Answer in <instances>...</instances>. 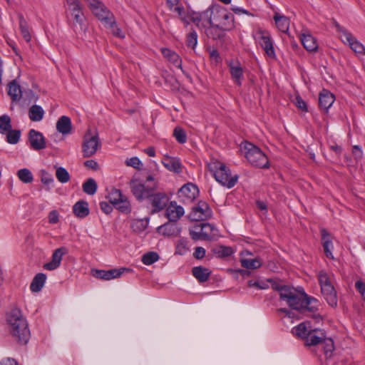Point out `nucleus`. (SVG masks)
<instances>
[{
	"label": "nucleus",
	"instance_id": "nucleus-23",
	"mask_svg": "<svg viewBox=\"0 0 365 365\" xmlns=\"http://www.w3.org/2000/svg\"><path fill=\"white\" fill-rule=\"evenodd\" d=\"M180 228L176 222L165 223L158 227V232L165 236H178L180 233Z\"/></svg>",
	"mask_w": 365,
	"mask_h": 365
},
{
	"label": "nucleus",
	"instance_id": "nucleus-16",
	"mask_svg": "<svg viewBox=\"0 0 365 365\" xmlns=\"http://www.w3.org/2000/svg\"><path fill=\"white\" fill-rule=\"evenodd\" d=\"M68 253V249L65 247L55 250L51 256V262L43 264V269L49 271L55 270L61 265L63 256Z\"/></svg>",
	"mask_w": 365,
	"mask_h": 365
},
{
	"label": "nucleus",
	"instance_id": "nucleus-52",
	"mask_svg": "<svg viewBox=\"0 0 365 365\" xmlns=\"http://www.w3.org/2000/svg\"><path fill=\"white\" fill-rule=\"evenodd\" d=\"M271 283L272 288L277 292H279V298L282 299V294L286 293L290 287L284 285L281 282L274 281V280H269Z\"/></svg>",
	"mask_w": 365,
	"mask_h": 365
},
{
	"label": "nucleus",
	"instance_id": "nucleus-14",
	"mask_svg": "<svg viewBox=\"0 0 365 365\" xmlns=\"http://www.w3.org/2000/svg\"><path fill=\"white\" fill-rule=\"evenodd\" d=\"M100 147L101 143L97 135L92 136L89 134H86L84 136L83 143L82 145L83 157L89 158L93 155Z\"/></svg>",
	"mask_w": 365,
	"mask_h": 365
},
{
	"label": "nucleus",
	"instance_id": "nucleus-38",
	"mask_svg": "<svg viewBox=\"0 0 365 365\" xmlns=\"http://www.w3.org/2000/svg\"><path fill=\"white\" fill-rule=\"evenodd\" d=\"M274 19L279 31L283 33L289 31L290 21L287 17L276 14Z\"/></svg>",
	"mask_w": 365,
	"mask_h": 365
},
{
	"label": "nucleus",
	"instance_id": "nucleus-6",
	"mask_svg": "<svg viewBox=\"0 0 365 365\" xmlns=\"http://www.w3.org/2000/svg\"><path fill=\"white\" fill-rule=\"evenodd\" d=\"M241 150L251 165L255 167L266 168L269 167L267 155L256 145L249 142L241 144Z\"/></svg>",
	"mask_w": 365,
	"mask_h": 365
},
{
	"label": "nucleus",
	"instance_id": "nucleus-15",
	"mask_svg": "<svg viewBox=\"0 0 365 365\" xmlns=\"http://www.w3.org/2000/svg\"><path fill=\"white\" fill-rule=\"evenodd\" d=\"M126 268L111 269L109 270L93 269L91 270L92 275L96 279L101 280H110L120 277L125 271Z\"/></svg>",
	"mask_w": 365,
	"mask_h": 365
},
{
	"label": "nucleus",
	"instance_id": "nucleus-58",
	"mask_svg": "<svg viewBox=\"0 0 365 365\" xmlns=\"http://www.w3.org/2000/svg\"><path fill=\"white\" fill-rule=\"evenodd\" d=\"M206 250L202 247H197L193 253V257L197 259H201L205 256Z\"/></svg>",
	"mask_w": 365,
	"mask_h": 365
},
{
	"label": "nucleus",
	"instance_id": "nucleus-45",
	"mask_svg": "<svg viewBox=\"0 0 365 365\" xmlns=\"http://www.w3.org/2000/svg\"><path fill=\"white\" fill-rule=\"evenodd\" d=\"M17 176L24 183H30L34 180V176L31 172L27 168L20 169L17 172Z\"/></svg>",
	"mask_w": 365,
	"mask_h": 365
},
{
	"label": "nucleus",
	"instance_id": "nucleus-62",
	"mask_svg": "<svg viewBox=\"0 0 365 365\" xmlns=\"http://www.w3.org/2000/svg\"><path fill=\"white\" fill-rule=\"evenodd\" d=\"M100 207L101 210L107 215L110 214L113 211V207L107 202H100Z\"/></svg>",
	"mask_w": 365,
	"mask_h": 365
},
{
	"label": "nucleus",
	"instance_id": "nucleus-21",
	"mask_svg": "<svg viewBox=\"0 0 365 365\" xmlns=\"http://www.w3.org/2000/svg\"><path fill=\"white\" fill-rule=\"evenodd\" d=\"M182 207L178 205L176 202H170L166 209V215L170 221L177 222L184 215Z\"/></svg>",
	"mask_w": 365,
	"mask_h": 365
},
{
	"label": "nucleus",
	"instance_id": "nucleus-18",
	"mask_svg": "<svg viewBox=\"0 0 365 365\" xmlns=\"http://www.w3.org/2000/svg\"><path fill=\"white\" fill-rule=\"evenodd\" d=\"M231 78L235 85L241 86L244 79V70L238 61H230L228 63Z\"/></svg>",
	"mask_w": 365,
	"mask_h": 365
},
{
	"label": "nucleus",
	"instance_id": "nucleus-41",
	"mask_svg": "<svg viewBox=\"0 0 365 365\" xmlns=\"http://www.w3.org/2000/svg\"><path fill=\"white\" fill-rule=\"evenodd\" d=\"M202 240H211L215 237L214 231L216 230L215 227L210 223H201Z\"/></svg>",
	"mask_w": 365,
	"mask_h": 365
},
{
	"label": "nucleus",
	"instance_id": "nucleus-27",
	"mask_svg": "<svg viewBox=\"0 0 365 365\" xmlns=\"http://www.w3.org/2000/svg\"><path fill=\"white\" fill-rule=\"evenodd\" d=\"M161 53L164 58L168 59L173 65L178 68H182V60L176 52L167 48H162Z\"/></svg>",
	"mask_w": 365,
	"mask_h": 365
},
{
	"label": "nucleus",
	"instance_id": "nucleus-17",
	"mask_svg": "<svg viewBox=\"0 0 365 365\" xmlns=\"http://www.w3.org/2000/svg\"><path fill=\"white\" fill-rule=\"evenodd\" d=\"M149 200L153 207V213L163 210L168 202V197L164 192H153Z\"/></svg>",
	"mask_w": 365,
	"mask_h": 365
},
{
	"label": "nucleus",
	"instance_id": "nucleus-12",
	"mask_svg": "<svg viewBox=\"0 0 365 365\" xmlns=\"http://www.w3.org/2000/svg\"><path fill=\"white\" fill-rule=\"evenodd\" d=\"M199 190L197 187L190 182L184 185L178 192V197L180 202L189 204L197 197Z\"/></svg>",
	"mask_w": 365,
	"mask_h": 365
},
{
	"label": "nucleus",
	"instance_id": "nucleus-31",
	"mask_svg": "<svg viewBox=\"0 0 365 365\" xmlns=\"http://www.w3.org/2000/svg\"><path fill=\"white\" fill-rule=\"evenodd\" d=\"M8 95L13 101H19L22 96L20 86L16 80H13L8 84Z\"/></svg>",
	"mask_w": 365,
	"mask_h": 365
},
{
	"label": "nucleus",
	"instance_id": "nucleus-5",
	"mask_svg": "<svg viewBox=\"0 0 365 365\" xmlns=\"http://www.w3.org/2000/svg\"><path fill=\"white\" fill-rule=\"evenodd\" d=\"M209 169L213 173L215 180L222 185L232 188L237 182V175L232 176L230 170L222 162L215 160L209 164Z\"/></svg>",
	"mask_w": 365,
	"mask_h": 365
},
{
	"label": "nucleus",
	"instance_id": "nucleus-53",
	"mask_svg": "<svg viewBox=\"0 0 365 365\" xmlns=\"http://www.w3.org/2000/svg\"><path fill=\"white\" fill-rule=\"evenodd\" d=\"M197 43V34L195 31H190L186 38V45L188 47L194 48Z\"/></svg>",
	"mask_w": 365,
	"mask_h": 365
},
{
	"label": "nucleus",
	"instance_id": "nucleus-56",
	"mask_svg": "<svg viewBox=\"0 0 365 365\" xmlns=\"http://www.w3.org/2000/svg\"><path fill=\"white\" fill-rule=\"evenodd\" d=\"M125 163L128 166H130L137 169H139L140 167L143 165L141 161L137 157H132L129 159H127Z\"/></svg>",
	"mask_w": 365,
	"mask_h": 365
},
{
	"label": "nucleus",
	"instance_id": "nucleus-32",
	"mask_svg": "<svg viewBox=\"0 0 365 365\" xmlns=\"http://www.w3.org/2000/svg\"><path fill=\"white\" fill-rule=\"evenodd\" d=\"M192 273L200 282H205L208 280L211 271L207 268L199 266L193 267Z\"/></svg>",
	"mask_w": 365,
	"mask_h": 365
},
{
	"label": "nucleus",
	"instance_id": "nucleus-59",
	"mask_svg": "<svg viewBox=\"0 0 365 365\" xmlns=\"http://www.w3.org/2000/svg\"><path fill=\"white\" fill-rule=\"evenodd\" d=\"M355 287L365 301V283L361 280H358L355 283Z\"/></svg>",
	"mask_w": 365,
	"mask_h": 365
},
{
	"label": "nucleus",
	"instance_id": "nucleus-11",
	"mask_svg": "<svg viewBox=\"0 0 365 365\" xmlns=\"http://www.w3.org/2000/svg\"><path fill=\"white\" fill-rule=\"evenodd\" d=\"M212 214V210L208 204L205 201H200L192 208L189 217L192 221H202L210 218Z\"/></svg>",
	"mask_w": 365,
	"mask_h": 365
},
{
	"label": "nucleus",
	"instance_id": "nucleus-26",
	"mask_svg": "<svg viewBox=\"0 0 365 365\" xmlns=\"http://www.w3.org/2000/svg\"><path fill=\"white\" fill-rule=\"evenodd\" d=\"M334 102V96L329 91L323 90L320 93L319 96V106L322 109L327 110Z\"/></svg>",
	"mask_w": 365,
	"mask_h": 365
},
{
	"label": "nucleus",
	"instance_id": "nucleus-39",
	"mask_svg": "<svg viewBox=\"0 0 365 365\" xmlns=\"http://www.w3.org/2000/svg\"><path fill=\"white\" fill-rule=\"evenodd\" d=\"M225 30L222 29L220 27L217 26L216 25H210L207 28H205L206 35L212 39H220L225 35Z\"/></svg>",
	"mask_w": 365,
	"mask_h": 365
},
{
	"label": "nucleus",
	"instance_id": "nucleus-13",
	"mask_svg": "<svg viewBox=\"0 0 365 365\" xmlns=\"http://www.w3.org/2000/svg\"><path fill=\"white\" fill-rule=\"evenodd\" d=\"M214 7H210L205 11L199 13H193L191 17L192 21L199 28L205 29L213 23Z\"/></svg>",
	"mask_w": 365,
	"mask_h": 365
},
{
	"label": "nucleus",
	"instance_id": "nucleus-30",
	"mask_svg": "<svg viewBox=\"0 0 365 365\" xmlns=\"http://www.w3.org/2000/svg\"><path fill=\"white\" fill-rule=\"evenodd\" d=\"M322 241L323 245L324 251L327 257L333 259L334 257L331 252L333 247L332 242L330 240L329 232L325 229L321 230Z\"/></svg>",
	"mask_w": 365,
	"mask_h": 365
},
{
	"label": "nucleus",
	"instance_id": "nucleus-33",
	"mask_svg": "<svg viewBox=\"0 0 365 365\" xmlns=\"http://www.w3.org/2000/svg\"><path fill=\"white\" fill-rule=\"evenodd\" d=\"M46 280V275L43 273H38L33 279L30 289L33 292H38L41 290Z\"/></svg>",
	"mask_w": 365,
	"mask_h": 365
},
{
	"label": "nucleus",
	"instance_id": "nucleus-63",
	"mask_svg": "<svg viewBox=\"0 0 365 365\" xmlns=\"http://www.w3.org/2000/svg\"><path fill=\"white\" fill-rule=\"evenodd\" d=\"M54 180L53 177L48 173L44 172L41 177V182L47 185H49L53 182Z\"/></svg>",
	"mask_w": 365,
	"mask_h": 365
},
{
	"label": "nucleus",
	"instance_id": "nucleus-64",
	"mask_svg": "<svg viewBox=\"0 0 365 365\" xmlns=\"http://www.w3.org/2000/svg\"><path fill=\"white\" fill-rule=\"evenodd\" d=\"M296 106L298 108L302 111H307V107L306 103L300 97L296 98Z\"/></svg>",
	"mask_w": 365,
	"mask_h": 365
},
{
	"label": "nucleus",
	"instance_id": "nucleus-10",
	"mask_svg": "<svg viewBox=\"0 0 365 365\" xmlns=\"http://www.w3.org/2000/svg\"><path fill=\"white\" fill-rule=\"evenodd\" d=\"M93 14L103 24L110 19L113 14L98 0H85Z\"/></svg>",
	"mask_w": 365,
	"mask_h": 365
},
{
	"label": "nucleus",
	"instance_id": "nucleus-60",
	"mask_svg": "<svg viewBox=\"0 0 365 365\" xmlns=\"http://www.w3.org/2000/svg\"><path fill=\"white\" fill-rule=\"evenodd\" d=\"M59 221V215L56 210H52L48 214V222L51 224H56Z\"/></svg>",
	"mask_w": 365,
	"mask_h": 365
},
{
	"label": "nucleus",
	"instance_id": "nucleus-28",
	"mask_svg": "<svg viewBox=\"0 0 365 365\" xmlns=\"http://www.w3.org/2000/svg\"><path fill=\"white\" fill-rule=\"evenodd\" d=\"M304 48L308 51L312 52L317 50L318 44L317 40L310 34H302L300 37Z\"/></svg>",
	"mask_w": 365,
	"mask_h": 365
},
{
	"label": "nucleus",
	"instance_id": "nucleus-7",
	"mask_svg": "<svg viewBox=\"0 0 365 365\" xmlns=\"http://www.w3.org/2000/svg\"><path fill=\"white\" fill-rule=\"evenodd\" d=\"M213 25L224 30H230L234 27V16L222 6L214 7Z\"/></svg>",
	"mask_w": 365,
	"mask_h": 365
},
{
	"label": "nucleus",
	"instance_id": "nucleus-55",
	"mask_svg": "<svg viewBox=\"0 0 365 365\" xmlns=\"http://www.w3.org/2000/svg\"><path fill=\"white\" fill-rule=\"evenodd\" d=\"M190 236L193 240H202V232L201 224L193 227L190 230Z\"/></svg>",
	"mask_w": 365,
	"mask_h": 365
},
{
	"label": "nucleus",
	"instance_id": "nucleus-57",
	"mask_svg": "<svg viewBox=\"0 0 365 365\" xmlns=\"http://www.w3.org/2000/svg\"><path fill=\"white\" fill-rule=\"evenodd\" d=\"M318 280H319L320 286H322L324 284H329L331 282L327 274L324 271H320L319 272Z\"/></svg>",
	"mask_w": 365,
	"mask_h": 365
},
{
	"label": "nucleus",
	"instance_id": "nucleus-35",
	"mask_svg": "<svg viewBox=\"0 0 365 365\" xmlns=\"http://www.w3.org/2000/svg\"><path fill=\"white\" fill-rule=\"evenodd\" d=\"M18 19L19 21V29L22 37L26 42H29L31 39V36L29 24L22 14H18Z\"/></svg>",
	"mask_w": 365,
	"mask_h": 365
},
{
	"label": "nucleus",
	"instance_id": "nucleus-19",
	"mask_svg": "<svg viewBox=\"0 0 365 365\" xmlns=\"http://www.w3.org/2000/svg\"><path fill=\"white\" fill-rule=\"evenodd\" d=\"M29 140L31 148L35 150H42L46 147V139L43 134L34 129L30 130L29 133Z\"/></svg>",
	"mask_w": 365,
	"mask_h": 365
},
{
	"label": "nucleus",
	"instance_id": "nucleus-54",
	"mask_svg": "<svg viewBox=\"0 0 365 365\" xmlns=\"http://www.w3.org/2000/svg\"><path fill=\"white\" fill-rule=\"evenodd\" d=\"M173 135L180 143H185L187 141V136L183 129L176 127L173 131Z\"/></svg>",
	"mask_w": 365,
	"mask_h": 365
},
{
	"label": "nucleus",
	"instance_id": "nucleus-29",
	"mask_svg": "<svg viewBox=\"0 0 365 365\" xmlns=\"http://www.w3.org/2000/svg\"><path fill=\"white\" fill-rule=\"evenodd\" d=\"M73 211L76 217H86L89 214L88 203L86 201L80 200L73 205Z\"/></svg>",
	"mask_w": 365,
	"mask_h": 365
},
{
	"label": "nucleus",
	"instance_id": "nucleus-50",
	"mask_svg": "<svg viewBox=\"0 0 365 365\" xmlns=\"http://www.w3.org/2000/svg\"><path fill=\"white\" fill-rule=\"evenodd\" d=\"M56 176L58 180L61 183H66L70 180V175L68 172L62 167H59L56 169Z\"/></svg>",
	"mask_w": 365,
	"mask_h": 365
},
{
	"label": "nucleus",
	"instance_id": "nucleus-48",
	"mask_svg": "<svg viewBox=\"0 0 365 365\" xmlns=\"http://www.w3.org/2000/svg\"><path fill=\"white\" fill-rule=\"evenodd\" d=\"M189 251L188 241L186 239H180L177 242L175 254L183 255Z\"/></svg>",
	"mask_w": 365,
	"mask_h": 365
},
{
	"label": "nucleus",
	"instance_id": "nucleus-36",
	"mask_svg": "<svg viewBox=\"0 0 365 365\" xmlns=\"http://www.w3.org/2000/svg\"><path fill=\"white\" fill-rule=\"evenodd\" d=\"M311 330L312 329L309 323L307 322H304L294 327L292 329V332L298 337L306 339Z\"/></svg>",
	"mask_w": 365,
	"mask_h": 365
},
{
	"label": "nucleus",
	"instance_id": "nucleus-20",
	"mask_svg": "<svg viewBox=\"0 0 365 365\" xmlns=\"http://www.w3.org/2000/svg\"><path fill=\"white\" fill-rule=\"evenodd\" d=\"M344 36L346 37V41L350 48L356 55L365 54V48L364 45L359 42L357 38L354 35H352V34L346 30H344Z\"/></svg>",
	"mask_w": 365,
	"mask_h": 365
},
{
	"label": "nucleus",
	"instance_id": "nucleus-1",
	"mask_svg": "<svg viewBox=\"0 0 365 365\" xmlns=\"http://www.w3.org/2000/svg\"><path fill=\"white\" fill-rule=\"evenodd\" d=\"M281 300L285 301L290 308L301 312H314L319 305L318 300L309 297L302 287H289L286 293L282 294Z\"/></svg>",
	"mask_w": 365,
	"mask_h": 365
},
{
	"label": "nucleus",
	"instance_id": "nucleus-43",
	"mask_svg": "<svg viewBox=\"0 0 365 365\" xmlns=\"http://www.w3.org/2000/svg\"><path fill=\"white\" fill-rule=\"evenodd\" d=\"M104 26L106 28L110 29L111 30L112 34L114 36H116L120 38L125 37V35L122 33L120 29L117 26L114 16H112L109 21H107L104 24Z\"/></svg>",
	"mask_w": 365,
	"mask_h": 365
},
{
	"label": "nucleus",
	"instance_id": "nucleus-8",
	"mask_svg": "<svg viewBox=\"0 0 365 365\" xmlns=\"http://www.w3.org/2000/svg\"><path fill=\"white\" fill-rule=\"evenodd\" d=\"M255 38L268 56L275 57V52L269 31L259 29L255 32Z\"/></svg>",
	"mask_w": 365,
	"mask_h": 365
},
{
	"label": "nucleus",
	"instance_id": "nucleus-37",
	"mask_svg": "<svg viewBox=\"0 0 365 365\" xmlns=\"http://www.w3.org/2000/svg\"><path fill=\"white\" fill-rule=\"evenodd\" d=\"M44 114L43 109L38 105L32 106L29 110V117L32 121H41L43 118Z\"/></svg>",
	"mask_w": 365,
	"mask_h": 365
},
{
	"label": "nucleus",
	"instance_id": "nucleus-34",
	"mask_svg": "<svg viewBox=\"0 0 365 365\" xmlns=\"http://www.w3.org/2000/svg\"><path fill=\"white\" fill-rule=\"evenodd\" d=\"M211 252L218 258L227 257L234 253L231 247L224 245H216L212 248Z\"/></svg>",
	"mask_w": 365,
	"mask_h": 365
},
{
	"label": "nucleus",
	"instance_id": "nucleus-9",
	"mask_svg": "<svg viewBox=\"0 0 365 365\" xmlns=\"http://www.w3.org/2000/svg\"><path fill=\"white\" fill-rule=\"evenodd\" d=\"M66 3L73 26H79L80 29H82L85 21V16L82 11L79 0H66Z\"/></svg>",
	"mask_w": 365,
	"mask_h": 365
},
{
	"label": "nucleus",
	"instance_id": "nucleus-22",
	"mask_svg": "<svg viewBox=\"0 0 365 365\" xmlns=\"http://www.w3.org/2000/svg\"><path fill=\"white\" fill-rule=\"evenodd\" d=\"M321 291L324 296L327 303L331 306L335 307L337 304V299L334 288L331 283L324 284L321 286Z\"/></svg>",
	"mask_w": 365,
	"mask_h": 365
},
{
	"label": "nucleus",
	"instance_id": "nucleus-61",
	"mask_svg": "<svg viewBox=\"0 0 365 365\" xmlns=\"http://www.w3.org/2000/svg\"><path fill=\"white\" fill-rule=\"evenodd\" d=\"M235 14H237V15H241V14H246V15H248V16H251V13L246 10V9H244L243 8H241V7H239L237 6H235V5H232L231 6V9H230Z\"/></svg>",
	"mask_w": 365,
	"mask_h": 365
},
{
	"label": "nucleus",
	"instance_id": "nucleus-24",
	"mask_svg": "<svg viewBox=\"0 0 365 365\" xmlns=\"http://www.w3.org/2000/svg\"><path fill=\"white\" fill-rule=\"evenodd\" d=\"M163 165L170 171L176 173L182 172V164L177 158L165 155L162 160Z\"/></svg>",
	"mask_w": 365,
	"mask_h": 365
},
{
	"label": "nucleus",
	"instance_id": "nucleus-40",
	"mask_svg": "<svg viewBox=\"0 0 365 365\" xmlns=\"http://www.w3.org/2000/svg\"><path fill=\"white\" fill-rule=\"evenodd\" d=\"M82 188L85 193L93 195L97 191L98 185L93 178H88L83 183Z\"/></svg>",
	"mask_w": 365,
	"mask_h": 365
},
{
	"label": "nucleus",
	"instance_id": "nucleus-44",
	"mask_svg": "<svg viewBox=\"0 0 365 365\" xmlns=\"http://www.w3.org/2000/svg\"><path fill=\"white\" fill-rule=\"evenodd\" d=\"M115 207L116 209L123 213L128 214L131 212V206L130 202L125 195H123V197L116 203Z\"/></svg>",
	"mask_w": 365,
	"mask_h": 365
},
{
	"label": "nucleus",
	"instance_id": "nucleus-47",
	"mask_svg": "<svg viewBox=\"0 0 365 365\" xmlns=\"http://www.w3.org/2000/svg\"><path fill=\"white\" fill-rule=\"evenodd\" d=\"M123 195H124L122 194L120 190L112 188L109 192L107 198L108 199L109 202L115 206Z\"/></svg>",
	"mask_w": 365,
	"mask_h": 365
},
{
	"label": "nucleus",
	"instance_id": "nucleus-49",
	"mask_svg": "<svg viewBox=\"0 0 365 365\" xmlns=\"http://www.w3.org/2000/svg\"><path fill=\"white\" fill-rule=\"evenodd\" d=\"M159 259V255L155 252H149L144 254L142 257V262L144 264L150 265L157 262Z\"/></svg>",
	"mask_w": 365,
	"mask_h": 365
},
{
	"label": "nucleus",
	"instance_id": "nucleus-25",
	"mask_svg": "<svg viewBox=\"0 0 365 365\" xmlns=\"http://www.w3.org/2000/svg\"><path fill=\"white\" fill-rule=\"evenodd\" d=\"M56 130L63 135L71 134L72 130L71 118L66 115L60 117L56 122Z\"/></svg>",
	"mask_w": 365,
	"mask_h": 365
},
{
	"label": "nucleus",
	"instance_id": "nucleus-4",
	"mask_svg": "<svg viewBox=\"0 0 365 365\" xmlns=\"http://www.w3.org/2000/svg\"><path fill=\"white\" fill-rule=\"evenodd\" d=\"M130 188L133 195L138 201L149 199L152 194L158 188V181L152 175L146 178L145 181L141 182L138 180L130 182Z\"/></svg>",
	"mask_w": 365,
	"mask_h": 365
},
{
	"label": "nucleus",
	"instance_id": "nucleus-51",
	"mask_svg": "<svg viewBox=\"0 0 365 365\" xmlns=\"http://www.w3.org/2000/svg\"><path fill=\"white\" fill-rule=\"evenodd\" d=\"M6 141L10 144H16L21 137V131L19 130H9L6 133Z\"/></svg>",
	"mask_w": 365,
	"mask_h": 365
},
{
	"label": "nucleus",
	"instance_id": "nucleus-42",
	"mask_svg": "<svg viewBox=\"0 0 365 365\" xmlns=\"http://www.w3.org/2000/svg\"><path fill=\"white\" fill-rule=\"evenodd\" d=\"M240 262L242 267L251 269L259 268L262 265V260L259 257L253 259H242Z\"/></svg>",
	"mask_w": 365,
	"mask_h": 365
},
{
	"label": "nucleus",
	"instance_id": "nucleus-46",
	"mask_svg": "<svg viewBox=\"0 0 365 365\" xmlns=\"http://www.w3.org/2000/svg\"><path fill=\"white\" fill-rule=\"evenodd\" d=\"M11 127V118L8 115L0 116V133L6 134Z\"/></svg>",
	"mask_w": 365,
	"mask_h": 365
},
{
	"label": "nucleus",
	"instance_id": "nucleus-3",
	"mask_svg": "<svg viewBox=\"0 0 365 365\" xmlns=\"http://www.w3.org/2000/svg\"><path fill=\"white\" fill-rule=\"evenodd\" d=\"M305 339L306 345L315 346L317 349L322 351L327 359L333 355L334 341L331 338H327L322 330L312 329Z\"/></svg>",
	"mask_w": 365,
	"mask_h": 365
},
{
	"label": "nucleus",
	"instance_id": "nucleus-2",
	"mask_svg": "<svg viewBox=\"0 0 365 365\" xmlns=\"http://www.w3.org/2000/svg\"><path fill=\"white\" fill-rule=\"evenodd\" d=\"M7 321L13 337L21 344H26L30 339V330L26 319L20 310L15 309L8 314Z\"/></svg>",
	"mask_w": 365,
	"mask_h": 365
}]
</instances>
